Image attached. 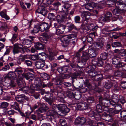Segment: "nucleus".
<instances>
[{
  "label": "nucleus",
  "instance_id": "obj_28",
  "mask_svg": "<svg viewBox=\"0 0 126 126\" xmlns=\"http://www.w3.org/2000/svg\"><path fill=\"white\" fill-rule=\"evenodd\" d=\"M83 85L84 87H86L90 90L92 87V83L90 79H86L83 80Z\"/></svg>",
  "mask_w": 126,
  "mask_h": 126
},
{
  "label": "nucleus",
  "instance_id": "obj_63",
  "mask_svg": "<svg viewBox=\"0 0 126 126\" xmlns=\"http://www.w3.org/2000/svg\"><path fill=\"white\" fill-rule=\"evenodd\" d=\"M56 29V33L57 35H59L63 34L64 31L59 29V28H55Z\"/></svg>",
  "mask_w": 126,
  "mask_h": 126
},
{
  "label": "nucleus",
  "instance_id": "obj_58",
  "mask_svg": "<svg viewBox=\"0 0 126 126\" xmlns=\"http://www.w3.org/2000/svg\"><path fill=\"white\" fill-rule=\"evenodd\" d=\"M37 54H39V55L38 54L37 55H33V56L35 58V59H40V55H41L42 56H45V53L44 52L39 53L37 52Z\"/></svg>",
  "mask_w": 126,
  "mask_h": 126
},
{
  "label": "nucleus",
  "instance_id": "obj_61",
  "mask_svg": "<svg viewBox=\"0 0 126 126\" xmlns=\"http://www.w3.org/2000/svg\"><path fill=\"white\" fill-rule=\"evenodd\" d=\"M23 42L24 43H25L26 45H30L32 44V41L31 40L28 39H23Z\"/></svg>",
  "mask_w": 126,
  "mask_h": 126
},
{
  "label": "nucleus",
  "instance_id": "obj_62",
  "mask_svg": "<svg viewBox=\"0 0 126 126\" xmlns=\"http://www.w3.org/2000/svg\"><path fill=\"white\" fill-rule=\"evenodd\" d=\"M44 27V28L45 29V32H47L49 31V28L48 26V24L47 23L45 22L43 23Z\"/></svg>",
  "mask_w": 126,
  "mask_h": 126
},
{
  "label": "nucleus",
  "instance_id": "obj_36",
  "mask_svg": "<svg viewBox=\"0 0 126 126\" xmlns=\"http://www.w3.org/2000/svg\"><path fill=\"white\" fill-rule=\"evenodd\" d=\"M57 66V63H54L50 64L51 72L53 73V75H56V73L57 71V69H56V67Z\"/></svg>",
  "mask_w": 126,
  "mask_h": 126
},
{
  "label": "nucleus",
  "instance_id": "obj_12",
  "mask_svg": "<svg viewBox=\"0 0 126 126\" xmlns=\"http://www.w3.org/2000/svg\"><path fill=\"white\" fill-rule=\"evenodd\" d=\"M61 96L58 99L59 101L63 103H66V102L64 100V99L66 97L72 98L73 96V94L70 92H63L61 93Z\"/></svg>",
  "mask_w": 126,
  "mask_h": 126
},
{
  "label": "nucleus",
  "instance_id": "obj_1",
  "mask_svg": "<svg viewBox=\"0 0 126 126\" xmlns=\"http://www.w3.org/2000/svg\"><path fill=\"white\" fill-rule=\"evenodd\" d=\"M101 102L103 106V111H104L101 115L102 119L108 122H111L114 120L116 116L120 112L121 110L109 108V103L107 102Z\"/></svg>",
  "mask_w": 126,
  "mask_h": 126
},
{
  "label": "nucleus",
  "instance_id": "obj_14",
  "mask_svg": "<svg viewBox=\"0 0 126 126\" xmlns=\"http://www.w3.org/2000/svg\"><path fill=\"white\" fill-rule=\"evenodd\" d=\"M86 121V119L82 116L76 118L75 120V124L77 126H82L84 125Z\"/></svg>",
  "mask_w": 126,
  "mask_h": 126
},
{
  "label": "nucleus",
  "instance_id": "obj_39",
  "mask_svg": "<svg viewBox=\"0 0 126 126\" xmlns=\"http://www.w3.org/2000/svg\"><path fill=\"white\" fill-rule=\"evenodd\" d=\"M111 46L113 47H122V45L121 42L116 41L111 43Z\"/></svg>",
  "mask_w": 126,
  "mask_h": 126
},
{
  "label": "nucleus",
  "instance_id": "obj_57",
  "mask_svg": "<svg viewBox=\"0 0 126 126\" xmlns=\"http://www.w3.org/2000/svg\"><path fill=\"white\" fill-rule=\"evenodd\" d=\"M97 4V3L92 2H91L88 3L87 4V5L90 8H91L93 9L94 7H95V8H96Z\"/></svg>",
  "mask_w": 126,
  "mask_h": 126
},
{
  "label": "nucleus",
  "instance_id": "obj_18",
  "mask_svg": "<svg viewBox=\"0 0 126 126\" xmlns=\"http://www.w3.org/2000/svg\"><path fill=\"white\" fill-rule=\"evenodd\" d=\"M65 12L63 11L59 12L57 13L56 16V18L57 20V23H61L63 22L64 20L65 16L64 14H65Z\"/></svg>",
  "mask_w": 126,
  "mask_h": 126
},
{
  "label": "nucleus",
  "instance_id": "obj_54",
  "mask_svg": "<svg viewBox=\"0 0 126 126\" xmlns=\"http://www.w3.org/2000/svg\"><path fill=\"white\" fill-rule=\"evenodd\" d=\"M112 99L113 100H111V101L109 100V106L110 105L113 107H115L116 103L117 102L116 101V98H114V96L112 97Z\"/></svg>",
  "mask_w": 126,
  "mask_h": 126
},
{
  "label": "nucleus",
  "instance_id": "obj_9",
  "mask_svg": "<svg viewBox=\"0 0 126 126\" xmlns=\"http://www.w3.org/2000/svg\"><path fill=\"white\" fill-rule=\"evenodd\" d=\"M25 49L26 48L23 47L22 44L17 43L14 45L13 52L14 55L19 52L23 54L25 52Z\"/></svg>",
  "mask_w": 126,
  "mask_h": 126
},
{
  "label": "nucleus",
  "instance_id": "obj_38",
  "mask_svg": "<svg viewBox=\"0 0 126 126\" xmlns=\"http://www.w3.org/2000/svg\"><path fill=\"white\" fill-rule=\"evenodd\" d=\"M62 86H63L65 88H67V89H69L70 90H73L71 88V87H72L73 86L71 83L69 82H65L64 81V82L63 83V84H62Z\"/></svg>",
  "mask_w": 126,
  "mask_h": 126
},
{
  "label": "nucleus",
  "instance_id": "obj_11",
  "mask_svg": "<svg viewBox=\"0 0 126 126\" xmlns=\"http://www.w3.org/2000/svg\"><path fill=\"white\" fill-rule=\"evenodd\" d=\"M92 63L93 64L92 65H89L91 66L92 68L90 69H93L94 68V66H95V68L96 66L99 67H102L104 63V61L100 58L99 57H96L95 58L94 60H93L92 61Z\"/></svg>",
  "mask_w": 126,
  "mask_h": 126
},
{
  "label": "nucleus",
  "instance_id": "obj_8",
  "mask_svg": "<svg viewBox=\"0 0 126 126\" xmlns=\"http://www.w3.org/2000/svg\"><path fill=\"white\" fill-rule=\"evenodd\" d=\"M121 29L119 27H117L113 30H109L107 32H109L111 31H116L112 32V37L114 39H117L121 36H126V34L125 32V33H122L119 32L118 31L120 30Z\"/></svg>",
  "mask_w": 126,
  "mask_h": 126
},
{
  "label": "nucleus",
  "instance_id": "obj_44",
  "mask_svg": "<svg viewBox=\"0 0 126 126\" xmlns=\"http://www.w3.org/2000/svg\"><path fill=\"white\" fill-rule=\"evenodd\" d=\"M61 5V3L58 0L54 1L52 4V5L54 9L56 10H58V9L59 6Z\"/></svg>",
  "mask_w": 126,
  "mask_h": 126
},
{
  "label": "nucleus",
  "instance_id": "obj_47",
  "mask_svg": "<svg viewBox=\"0 0 126 126\" xmlns=\"http://www.w3.org/2000/svg\"><path fill=\"white\" fill-rule=\"evenodd\" d=\"M120 114L121 120H126V110H122L120 112Z\"/></svg>",
  "mask_w": 126,
  "mask_h": 126
},
{
  "label": "nucleus",
  "instance_id": "obj_35",
  "mask_svg": "<svg viewBox=\"0 0 126 126\" xmlns=\"http://www.w3.org/2000/svg\"><path fill=\"white\" fill-rule=\"evenodd\" d=\"M94 45V48L96 50L100 49H102L103 48L104 44L102 41H99L95 43Z\"/></svg>",
  "mask_w": 126,
  "mask_h": 126
},
{
  "label": "nucleus",
  "instance_id": "obj_7",
  "mask_svg": "<svg viewBox=\"0 0 126 126\" xmlns=\"http://www.w3.org/2000/svg\"><path fill=\"white\" fill-rule=\"evenodd\" d=\"M75 37H76V35L73 34L66 35L62 40V46L64 47H67L70 44V40H73L74 39L73 38Z\"/></svg>",
  "mask_w": 126,
  "mask_h": 126
},
{
  "label": "nucleus",
  "instance_id": "obj_30",
  "mask_svg": "<svg viewBox=\"0 0 126 126\" xmlns=\"http://www.w3.org/2000/svg\"><path fill=\"white\" fill-rule=\"evenodd\" d=\"M26 96L24 94L17 95L15 96L16 100L19 103L24 102L25 101Z\"/></svg>",
  "mask_w": 126,
  "mask_h": 126
},
{
  "label": "nucleus",
  "instance_id": "obj_59",
  "mask_svg": "<svg viewBox=\"0 0 126 126\" xmlns=\"http://www.w3.org/2000/svg\"><path fill=\"white\" fill-rule=\"evenodd\" d=\"M112 67L111 65L109 64H107L106 65L104 68V72H108L109 70H111Z\"/></svg>",
  "mask_w": 126,
  "mask_h": 126
},
{
  "label": "nucleus",
  "instance_id": "obj_64",
  "mask_svg": "<svg viewBox=\"0 0 126 126\" xmlns=\"http://www.w3.org/2000/svg\"><path fill=\"white\" fill-rule=\"evenodd\" d=\"M74 19L75 23L80 24L81 22L80 21V18L79 16H75L74 17Z\"/></svg>",
  "mask_w": 126,
  "mask_h": 126
},
{
  "label": "nucleus",
  "instance_id": "obj_43",
  "mask_svg": "<svg viewBox=\"0 0 126 126\" xmlns=\"http://www.w3.org/2000/svg\"><path fill=\"white\" fill-rule=\"evenodd\" d=\"M71 5V4L68 3H65L63 5V8H62L63 11L64 12L67 11L70 8Z\"/></svg>",
  "mask_w": 126,
  "mask_h": 126
},
{
  "label": "nucleus",
  "instance_id": "obj_51",
  "mask_svg": "<svg viewBox=\"0 0 126 126\" xmlns=\"http://www.w3.org/2000/svg\"><path fill=\"white\" fill-rule=\"evenodd\" d=\"M108 56V52H104L101 53L100 55V58L104 61L107 58Z\"/></svg>",
  "mask_w": 126,
  "mask_h": 126
},
{
  "label": "nucleus",
  "instance_id": "obj_37",
  "mask_svg": "<svg viewBox=\"0 0 126 126\" xmlns=\"http://www.w3.org/2000/svg\"><path fill=\"white\" fill-rule=\"evenodd\" d=\"M88 111V116L92 119H94L95 118L99 117L98 116V114L95 111H91V109L89 111Z\"/></svg>",
  "mask_w": 126,
  "mask_h": 126
},
{
  "label": "nucleus",
  "instance_id": "obj_3",
  "mask_svg": "<svg viewBox=\"0 0 126 126\" xmlns=\"http://www.w3.org/2000/svg\"><path fill=\"white\" fill-rule=\"evenodd\" d=\"M95 67L94 66L93 69H89L92 68V66H88L86 67V71L89 74V75L94 79V81H98V84L99 85L103 79V76L102 74L95 70Z\"/></svg>",
  "mask_w": 126,
  "mask_h": 126
},
{
  "label": "nucleus",
  "instance_id": "obj_42",
  "mask_svg": "<svg viewBox=\"0 0 126 126\" xmlns=\"http://www.w3.org/2000/svg\"><path fill=\"white\" fill-rule=\"evenodd\" d=\"M104 15L106 18L107 22H110L112 17V13L110 12H107Z\"/></svg>",
  "mask_w": 126,
  "mask_h": 126
},
{
  "label": "nucleus",
  "instance_id": "obj_15",
  "mask_svg": "<svg viewBox=\"0 0 126 126\" xmlns=\"http://www.w3.org/2000/svg\"><path fill=\"white\" fill-rule=\"evenodd\" d=\"M113 78V76H109L108 79L107 81L105 82L104 85L105 88L107 89H110L112 87L113 88L115 85V84L113 83V80L112 79Z\"/></svg>",
  "mask_w": 126,
  "mask_h": 126
},
{
  "label": "nucleus",
  "instance_id": "obj_48",
  "mask_svg": "<svg viewBox=\"0 0 126 126\" xmlns=\"http://www.w3.org/2000/svg\"><path fill=\"white\" fill-rule=\"evenodd\" d=\"M24 69L21 68L20 67H16L15 69V72L16 73H17L18 75L19 76L20 74H22Z\"/></svg>",
  "mask_w": 126,
  "mask_h": 126
},
{
  "label": "nucleus",
  "instance_id": "obj_32",
  "mask_svg": "<svg viewBox=\"0 0 126 126\" xmlns=\"http://www.w3.org/2000/svg\"><path fill=\"white\" fill-rule=\"evenodd\" d=\"M54 27L55 28H59L63 31H64L66 29V26L65 25L61 23H55L54 24Z\"/></svg>",
  "mask_w": 126,
  "mask_h": 126
},
{
  "label": "nucleus",
  "instance_id": "obj_4",
  "mask_svg": "<svg viewBox=\"0 0 126 126\" xmlns=\"http://www.w3.org/2000/svg\"><path fill=\"white\" fill-rule=\"evenodd\" d=\"M68 105L62 104L56 105L53 104L52 103L51 105H49L52 107L53 109L56 111L59 110L61 112V113L64 114L62 115V116H65L67 113L69 112L70 110V107H71V106L69 104H68Z\"/></svg>",
  "mask_w": 126,
  "mask_h": 126
},
{
  "label": "nucleus",
  "instance_id": "obj_27",
  "mask_svg": "<svg viewBox=\"0 0 126 126\" xmlns=\"http://www.w3.org/2000/svg\"><path fill=\"white\" fill-rule=\"evenodd\" d=\"M103 106L101 104H97L96 106V109L95 110V111L98 114V117H100L101 115L100 113H101L103 111Z\"/></svg>",
  "mask_w": 126,
  "mask_h": 126
},
{
  "label": "nucleus",
  "instance_id": "obj_5",
  "mask_svg": "<svg viewBox=\"0 0 126 126\" xmlns=\"http://www.w3.org/2000/svg\"><path fill=\"white\" fill-rule=\"evenodd\" d=\"M85 46L84 45L80 48L78 51L76 53L75 57H77L78 59L81 57V58H84L87 60H88L90 58V57L88 49L83 50Z\"/></svg>",
  "mask_w": 126,
  "mask_h": 126
},
{
  "label": "nucleus",
  "instance_id": "obj_13",
  "mask_svg": "<svg viewBox=\"0 0 126 126\" xmlns=\"http://www.w3.org/2000/svg\"><path fill=\"white\" fill-rule=\"evenodd\" d=\"M45 94L44 97L46 101L49 105H51L53 100L52 94L50 92V91L45 92Z\"/></svg>",
  "mask_w": 126,
  "mask_h": 126
},
{
  "label": "nucleus",
  "instance_id": "obj_21",
  "mask_svg": "<svg viewBox=\"0 0 126 126\" xmlns=\"http://www.w3.org/2000/svg\"><path fill=\"white\" fill-rule=\"evenodd\" d=\"M65 26H66V28L67 29V32H72V30H78V29L77 27L71 23L67 22Z\"/></svg>",
  "mask_w": 126,
  "mask_h": 126
},
{
  "label": "nucleus",
  "instance_id": "obj_25",
  "mask_svg": "<svg viewBox=\"0 0 126 126\" xmlns=\"http://www.w3.org/2000/svg\"><path fill=\"white\" fill-rule=\"evenodd\" d=\"M81 61H78V64H77V65L79 68H81L80 70L81 71L82 70V69L81 68L85 67V65H86V64H88L87 63V61L88 60H86L84 58H81Z\"/></svg>",
  "mask_w": 126,
  "mask_h": 126
},
{
  "label": "nucleus",
  "instance_id": "obj_33",
  "mask_svg": "<svg viewBox=\"0 0 126 126\" xmlns=\"http://www.w3.org/2000/svg\"><path fill=\"white\" fill-rule=\"evenodd\" d=\"M17 76V75L15 71H10L7 75L6 77L9 79H16Z\"/></svg>",
  "mask_w": 126,
  "mask_h": 126
},
{
  "label": "nucleus",
  "instance_id": "obj_45",
  "mask_svg": "<svg viewBox=\"0 0 126 126\" xmlns=\"http://www.w3.org/2000/svg\"><path fill=\"white\" fill-rule=\"evenodd\" d=\"M113 76L115 77H123V73L118 70H115L113 73Z\"/></svg>",
  "mask_w": 126,
  "mask_h": 126
},
{
  "label": "nucleus",
  "instance_id": "obj_40",
  "mask_svg": "<svg viewBox=\"0 0 126 126\" xmlns=\"http://www.w3.org/2000/svg\"><path fill=\"white\" fill-rule=\"evenodd\" d=\"M87 101L90 105L92 103H94L95 99L94 97L92 96H88L87 99Z\"/></svg>",
  "mask_w": 126,
  "mask_h": 126
},
{
  "label": "nucleus",
  "instance_id": "obj_10",
  "mask_svg": "<svg viewBox=\"0 0 126 126\" xmlns=\"http://www.w3.org/2000/svg\"><path fill=\"white\" fill-rule=\"evenodd\" d=\"M34 47H32L31 52L32 53L38 52V50H43L45 47L43 44L39 42H34Z\"/></svg>",
  "mask_w": 126,
  "mask_h": 126
},
{
  "label": "nucleus",
  "instance_id": "obj_56",
  "mask_svg": "<svg viewBox=\"0 0 126 126\" xmlns=\"http://www.w3.org/2000/svg\"><path fill=\"white\" fill-rule=\"evenodd\" d=\"M104 16H101L99 18V22L101 23L102 24H103V22H107V21L105 15H104Z\"/></svg>",
  "mask_w": 126,
  "mask_h": 126
},
{
  "label": "nucleus",
  "instance_id": "obj_20",
  "mask_svg": "<svg viewBox=\"0 0 126 126\" xmlns=\"http://www.w3.org/2000/svg\"><path fill=\"white\" fill-rule=\"evenodd\" d=\"M42 36L43 37H40L39 38V40L41 42L46 44L47 42L51 37L50 35L46 32L43 33L42 34Z\"/></svg>",
  "mask_w": 126,
  "mask_h": 126
},
{
  "label": "nucleus",
  "instance_id": "obj_55",
  "mask_svg": "<svg viewBox=\"0 0 126 126\" xmlns=\"http://www.w3.org/2000/svg\"><path fill=\"white\" fill-rule=\"evenodd\" d=\"M105 4L104 3H100L99 4H97L96 8L99 10L103 9L105 7Z\"/></svg>",
  "mask_w": 126,
  "mask_h": 126
},
{
  "label": "nucleus",
  "instance_id": "obj_31",
  "mask_svg": "<svg viewBox=\"0 0 126 126\" xmlns=\"http://www.w3.org/2000/svg\"><path fill=\"white\" fill-rule=\"evenodd\" d=\"M88 50L90 58L96 57L98 53L97 51L94 47H92Z\"/></svg>",
  "mask_w": 126,
  "mask_h": 126
},
{
  "label": "nucleus",
  "instance_id": "obj_46",
  "mask_svg": "<svg viewBox=\"0 0 126 126\" xmlns=\"http://www.w3.org/2000/svg\"><path fill=\"white\" fill-rule=\"evenodd\" d=\"M35 66L37 69H40L45 66V62H37L35 64Z\"/></svg>",
  "mask_w": 126,
  "mask_h": 126
},
{
  "label": "nucleus",
  "instance_id": "obj_52",
  "mask_svg": "<svg viewBox=\"0 0 126 126\" xmlns=\"http://www.w3.org/2000/svg\"><path fill=\"white\" fill-rule=\"evenodd\" d=\"M48 18L51 21L54 20L56 18V16L53 13H49L47 16Z\"/></svg>",
  "mask_w": 126,
  "mask_h": 126
},
{
  "label": "nucleus",
  "instance_id": "obj_6",
  "mask_svg": "<svg viewBox=\"0 0 126 126\" xmlns=\"http://www.w3.org/2000/svg\"><path fill=\"white\" fill-rule=\"evenodd\" d=\"M91 14L88 12L83 11L81 13V17L83 19V20L81 21L80 24L81 27H83V29L87 30L88 28L87 25L88 23L87 20L90 18Z\"/></svg>",
  "mask_w": 126,
  "mask_h": 126
},
{
  "label": "nucleus",
  "instance_id": "obj_29",
  "mask_svg": "<svg viewBox=\"0 0 126 126\" xmlns=\"http://www.w3.org/2000/svg\"><path fill=\"white\" fill-rule=\"evenodd\" d=\"M116 96L115 97H116V102H118L119 101L120 103L122 104L126 102V98L122 96L121 95H119L118 96V95H115Z\"/></svg>",
  "mask_w": 126,
  "mask_h": 126
},
{
  "label": "nucleus",
  "instance_id": "obj_17",
  "mask_svg": "<svg viewBox=\"0 0 126 126\" xmlns=\"http://www.w3.org/2000/svg\"><path fill=\"white\" fill-rule=\"evenodd\" d=\"M55 75V77L53 78L52 80L54 83L55 85H58L57 87H59L60 89H61L62 88V86L64 81L62 80L61 77H59L56 78V75Z\"/></svg>",
  "mask_w": 126,
  "mask_h": 126
},
{
  "label": "nucleus",
  "instance_id": "obj_22",
  "mask_svg": "<svg viewBox=\"0 0 126 126\" xmlns=\"http://www.w3.org/2000/svg\"><path fill=\"white\" fill-rule=\"evenodd\" d=\"M98 101L99 103H102L101 102L103 101L104 102L109 103V101L110 99V96L109 94H104L103 97L100 96L98 99Z\"/></svg>",
  "mask_w": 126,
  "mask_h": 126
},
{
  "label": "nucleus",
  "instance_id": "obj_34",
  "mask_svg": "<svg viewBox=\"0 0 126 126\" xmlns=\"http://www.w3.org/2000/svg\"><path fill=\"white\" fill-rule=\"evenodd\" d=\"M68 69L67 66H63V67H57V70L60 74H63L68 72Z\"/></svg>",
  "mask_w": 126,
  "mask_h": 126
},
{
  "label": "nucleus",
  "instance_id": "obj_19",
  "mask_svg": "<svg viewBox=\"0 0 126 126\" xmlns=\"http://www.w3.org/2000/svg\"><path fill=\"white\" fill-rule=\"evenodd\" d=\"M112 64L114 65V66L117 68L120 67L122 68L123 63L120 61V59L118 58H114L112 59Z\"/></svg>",
  "mask_w": 126,
  "mask_h": 126
},
{
  "label": "nucleus",
  "instance_id": "obj_23",
  "mask_svg": "<svg viewBox=\"0 0 126 126\" xmlns=\"http://www.w3.org/2000/svg\"><path fill=\"white\" fill-rule=\"evenodd\" d=\"M36 12L44 16H45L47 14V12L44 6L43 5L39 6L36 10Z\"/></svg>",
  "mask_w": 126,
  "mask_h": 126
},
{
  "label": "nucleus",
  "instance_id": "obj_53",
  "mask_svg": "<svg viewBox=\"0 0 126 126\" xmlns=\"http://www.w3.org/2000/svg\"><path fill=\"white\" fill-rule=\"evenodd\" d=\"M59 122L62 126H68L67 122L64 119H61L60 120Z\"/></svg>",
  "mask_w": 126,
  "mask_h": 126
},
{
  "label": "nucleus",
  "instance_id": "obj_16",
  "mask_svg": "<svg viewBox=\"0 0 126 126\" xmlns=\"http://www.w3.org/2000/svg\"><path fill=\"white\" fill-rule=\"evenodd\" d=\"M77 108L80 110H87L89 111L91 110L89 104L84 102L79 103L78 105Z\"/></svg>",
  "mask_w": 126,
  "mask_h": 126
},
{
  "label": "nucleus",
  "instance_id": "obj_2",
  "mask_svg": "<svg viewBox=\"0 0 126 126\" xmlns=\"http://www.w3.org/2000/svg\"><path fill=\"white\" fill-rule=\"evenodd\" d=\"M53 83L48 82L47 83L42 82L39 78H35L34 80V84L31 85L30 90L32 93H34L35 90H39L45 87H50L52 86Z\"/></svg>",
  "mask_w": 126,
  "mask_h": 126
},
{
  "label": "nucleus",
  "instance_id": "obj_24",
  "mask_svg": "<svg viewBox=\"0 0 126 126\" xmlns=\"http://www.w3.org/2000/svg\"><path fill=\"white\" fill-rule=\"evenodd\" d=\"M22 76L23 78H25L27 80H32L34 78V75L30 72H28L26 73H23L22 74Z\"/></svg>",
  "mask_w": 126,
  "mask_h": 126
},
{
  "label": "nucleus",
  "instance_id": "obj_41",
  "mask_svg": "<svg viewBox=\"0 0 126 126\" xmlns=\"http://www.w3.org/2000/svg\"><path fill=\"white\" fill-rule=\"evenodd\" d=\"M111 43L110 44L108 43L106 46L105 48V50L107 52L111 53L110 54V55H112L113 53L110 50L111 49Z\"/></svg>",
  "mask_w": 126,
  "mask_h": 126
},
{
  "label": "nucleus",
  "instance_id": "obj_60",
  "mask_svg": "<svg viewBox=\"0 0 126 126\" xmlns=\"http://www.w3.org/2000/svg\"><path fill=\"white\" fill-rule=\"evenodd\" d=\"M70 77L71 78L72 82H73L74 79H76L77 78V76L76 75V73H72L70 72Z\"/></svg>",
  "mask_w": 126,
  "mask_h": 126
},
{
  "label": "nucleus",
  "instance_id": "obj_49",
  "mask_svg": "<svg viewBox=\"0 0 126 126\" xmlns=\"http://www.w3.org/2000/svg\"><path fill=\"white\" fill-rule=\"evenodd\" d=\"M40 110H42L43 111L46 112L48 109V108L45 103L41 104L40 107Z\"/></svg>",
  "mask_w": 126,
  "mask_h": 126
},
{
  "label": "nucleus",
  "instance_id": "obj_50",
  "mask_svg": "<svg viewBox=\"0 0 126 126\" xmlns=\"http://www.w3.org/2000/svg\"><path fill=\"white\" fill-rule=\"evenodd\" d=\"M39 31L38 25H36L34 26L33 29L31 31V33L32 34L35 35V34L38 33Z\"/></svg>",
  "mask_w": 126,
  "mask_h": 126
},
{
  "label": "nucleus",
  "instance_id": "obj_26",
  "mask_svg": "<svg viewBox=\"0 0 126 126\" xmlns=\"http://www.w3.org/2000/svg\"><path fill=\"white\" fill-rule=\"evenodd\" d=\"M125 10L123 9H122L119 6L116 7L112 11L113 14L117 16H119L123 12V10Z\"/></svg>",
  "mask_w": 126,
  "mask_h": 126
}]
</instances>
